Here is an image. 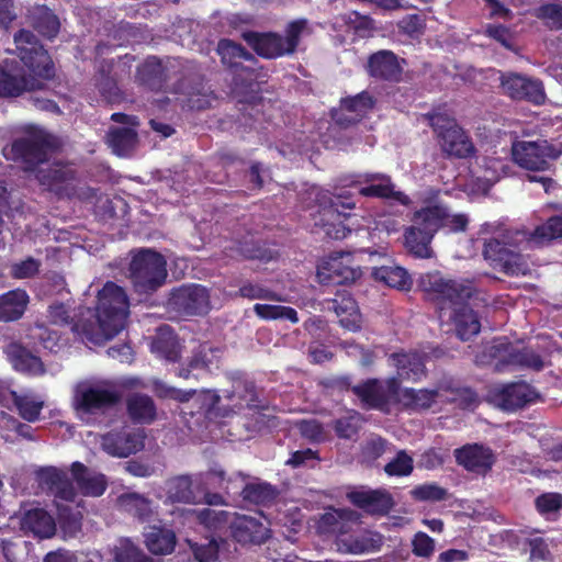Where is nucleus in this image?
<instances>
[{"instance_id": "1", "label": "nucleus", "mask_w": 562, "mask_h": 562, "mask_svg": "<svg viewBox=\"0 0 562 562\" xmlns=\"http://www.w3.org/2000/svg\"><path fill=\"white\" fill-rule=\"evenodd\" d=\"M128 297L123 288L106 282L98 294L95 314L72 323L69 307L55 303L48 307V318L55 325L71 324V330L82 341L103 345L116 336L125 326L128 316Z\"/></svg>"}, {"instance_id": "2", "label": "nucleus", "mask_w": 562, "mask_h": 562, "mask_svg": "<svg viewBox=\"0 0 562 562\" xmlns=\"http://www.w3.org/2000/svg\"><path fill=\"white\" fill-rule=\"evenodd\" d=\"M419 286L434 304L439 321L452 323L462 341L481 331L480 317L469 306V301L477 293L473 282L447 279L439 271H434L420 277Z\"/></svg>"}, {"instance_id": "3", "label": "nucleus", "mask_w": 562, "mask_h": 562, "mask_svg": "<svg viewBox=\"0 0 562 562\" xmlns=\"http://www.w3.org/2000/svg\"><path fill=\"white\" fill-rule=\"evenodd\" d=\"M15 53L32 75H26L16 60L0 64V98H18L24 92L41 90L55 76V66L40 40L29 30L14 34Z\"/></svg>"}, {"instance_id": "4", "label": "nucleus", "mask_w": 562, "mask_h": 562, "mask_svg": "<svg viewBox=\"0 0 562 562\" xmlns=\"http://www.w3.org/2000/svg\"><path fill=\"white\" fill-rule=\"evenodd\" d=\"M60 147L57 136L34 124L21 128V135L13 138L2 148L8 161L21 167L24 172L33 173L41 165L46 164Z\"/></svg>"}, {"instance_id": "5", "label": "nucleus", "mask_w": 562, "mask_h": 562, "mask_svg": "<svg viewBox=\"0 0 562 562\" xmlns=\"http://www.w3.org/2000/svg\"><path fill=\"white\" fill-rule=\"evenodd\" d=\"M315 202L318 207L315 226L321 227L327 237L339 240L351 234L352 229L346 222L350 218L356 202L349 192L319 191Z\"/></svg>"}, {"instance_id": "6", "label": "nucleus", "mask_w": 562, "mask_h": 562, "mask_svg": "<svg viewBox=\"0 0 562 562\" xmlns=\"http://www.w3.org/2000/svg\"><path fill=\"white\" fill-rule=\"evenodd\" d=\"M167 260L151 248H140L128 265V279L138 295H151L167 281Z\"/></svg>"}, {"instance_id": "7", "label": "nucleus", "mask_w": 562, "mask_h": 562, "mask_svg": "<svg viewBox=\"0 0 562 562\" xmlns=\"http://www.w3.org/2000/svg\"><path fill=\"white\" fill-rule=\"evenodd\" d=\"M306 27L307 20L297 19L288 23L284 36L277 32L246 31L243 32L241 37L258 56L265 59H277L295 53Z\"/></svg>"}, {"instance_id": "8", "label": "nucleus", "mask_w": 562, "mask_h": 562, "mask_svg": "<svg viewBox=\"0 0 562 562\" xmlns=\"http://www.w3.org/2000/svg\"><path fill=\"white\" fill-rule=\"evenodd\" d=\"M122 401V392L114 386L103 384L78 385L72 406L80 417L105 415Z\"/></svg>"}, {"instance_id": "9", "label": "nucleus", "mask_w": 562, "mask_h": 562, "mask_svg": "<svg viewBox=\"0 0 562 562\" xmlns=\"http://www.w3.org/2000/svg\"><path fill=\"white\" fill-rule=\"evenodd\" d=\"M398 391L400 381L394 376L385 380L369 378L352 386V393L359 398L363 409H375L384 414L391 413Z\"/></svg>"}, {"instance_id": "10", "label": "nucleus", "mask_w": 562, "mask_h": 562, "mask_svg": "<svg viewBox=\"0 0 562 562\" xmlns=\"http://www.w3.org/2000/svg\"><path fill=\"white\" fill-rule=\"evenodd\" d=\"M562 150L547 139L516 140L512 145L513 160L529 171H547Z\"/></svg>"}, {"instance_id": "11", "label": "nucleus", "mask_w": 562, "mask_h": 562, "mask_svg": "<svg viewBox=\"0 0 562 562\" xmlns=\"http://www.w3.org/2000/svg\"><path fill=\"white\" fill-rule=\"evenodd\" d=\"M483 256L494 270L507 277L526 276L530 272L528 260L517 246L497 238L484 243Z\"/></svg>"}, {"instance_id": "12", "label": "nucleus", "mask_w": 562, "mask_h": 562, "mask_svg": "<svg viewBox=\"0 0 562 562\" xmlns=\"http://www.w3.org/2000/svg\"><path fill=\"white\" fill-rule=\"evenodd\" d=\"M40 187L53 193L58 200H71L78 196L77 171L63 161H54L45 168H38L33 172Z\"/></svg>"}, {"instance_id": "13", "label": "nucleus", "mask_w": 562, "mask_h": 562, "mask_svg": "<svg viewBox=\"0 0 562 562\" xmlns=\"http://www.w3.org/2000/svg\"><path fill=\"white\" fill-rule=\"evenodd\" d=\"M499 79L504 94L512 100L527 101L535 105L544 103L546 92L539 79L513 71L502 74Z\"/></svg>"}, {"instance_id": "14", "label": "nucleus", "mask_w": 562, "mask_h": 562, "mask_svg": "<svg viewBox=\"0 0 562 562\" xmlns=\"http://www.w3.org/2000/svg\"><path fill=\"white\" fill-rule=\"evenodd\" d=\"M490 356L498 359V366H513L541 371L544 368L542 357L529 347L515 348L506 339H495L490 347Z\"/></svg>"}, {"instance_id": "15", "label": "nucleus", "mask_w": 562, "mask_h": 562, "mask_svg": "<svg viewBox=\"0 0 562 562\" xmlns=\"http://www.w3.org/2000/svg\"><path fill=\"white\" fill-rule=\"evenodd\" d=\"M169 305L183 315H205L210 311V294L201 284L183 285L171 292Z\"/></svg>"}, {"instance_id": "16", "label": "nucleus", "mask_w": 562, "mask_h": 562, "mask_svg": "<svg viewBox=\"0 0 562 562\" xmlns=\"http://www.w3.org/2000/svg\"><path fill=\"white\" fill-rule=\"evenodd\" d=\"M438 402L456 405L463 411H473L480 404L475 390L463 385L453 376L445 375L436 382Z\"/></svg>"}, {"instance_id": "17", "label": "nucleus", "mask_w": 562, "mask_h": 562, "mask_svg": "<svg viewBox=\"0 0 562 562\" xmlns=\"http://www.w3.org/2000/svg\"><path fill=\"white\" fill-rule=\"evenodd\" d=\"M539 398V392L524 381L504 384L493 392L494 402L506 412L524 408L536 403Z\"/></svg>"}, {"instance_id": "18", "label": "nucleus", "mask_w": 562, "mask_h": 562, "mask_svg": "<svg viewBox=\"0 0 562 562\" xmlns=\"http://www.w3.org/2000/svg\"><path fill=\"white\" fill-rule=\"evenodd\" d=\"M358 182L366 184L358 190L361 196L393 200L404 206L409 205L412 202L407 194L395 189L391 176L386 173L367 172L361 176V180Z\"/></svg>"}, {"instance_id": "19", "label": "nucleus", "mask_w": 562, "mask_h": 562, "mask_svg": "<svg viewBox=\"0 0 562 562\" xmlns=\"http://www.w3.org/2000/svg\"><path fill=\"white\" fill-rule=\"evenodd\" d=\"M222 350L209 342H202L192 350L186 363L176 369V375L198 380V372H210L212 367H218Z\"/></svg>"}, {"instance_id": "20", "label": "nucleus", "mask_w": 562, "mask_h": 562, "mask_svg": "<svg viewBox=\"0 0 562 562\" xmlns=\"http://www.w3.org/2000/svg\"><path fill=\"white\" fill-rule=\"evenodd\" d=\"M347 499L357 508L372 516H385L394 506L391 493L383 488L353 490L347 493Z\"/></svg>"}, {"instance_id": "21", "label": "nucleus", "mask_w": 562, "mask_h": 562, "mask_svg": "<svg viewBox=\"0 0 562 562\" xmlns=\"http://www.w3.org/2000/svg\"><path fill=\"white\" fill-rule=\"evenodd\" d=\"M453 454L459 465L469 472L480 475L488 473L496 461L493 450L481 443L464 445L461 448H457Z\"/></svg>"}, {"instance_id": "22", "label": "nucleus", "mask_w": 562, "mask_h": 562, "mask_svg": "<svg viewBox=\"0 0 562 562\" xmlns=\"http://www.w3.org/2000/svg\"><path fill=\"white\" fill-rule=\"evenodd\" d=\"M402 64H405V60L400 59L395 53L381 49L368 57L367 71L376 80L400 82L403 75Z\"/></svg>"}, {"instance_id": "23", "label": "nucleus", "mask_w": 562, "mask_h": 562, "mask_svg": "<svg viewBox=\"0 0 562 562\" xmlns=\"http://www.w3.org/2000/svg\"><path fill=\"white\" fill-rule=\"evenodd\" d=\"M144 447V437L136 431H110L102 438L103 450L117 458H126Z\"/></svg>"}, {"instance_id": "24", "label": "nucleus", "mask_w": 562, "mask_h": 562, "mask_svg": "<svg viewBox=\"0 0 562 562\" xmlns=\"http://www.w3.org/2000/svg\"><path fill=\"white\" fill-rule=\"evenodd\" d=\"M232 537L241 544H261L269 538V529L250 516H238L229 524Z\"/></svg>"}, {"instance_id": "25", "label": "nucleus", "mask_w": 562, "mask_h": 562, "mask_svg": "<svg viewBox=\"0 0 562 562\" xmlns=\"http://www.w3.org/2000/svg\"><path fill=\"white\" fill-rule=\"evenodd\" d=\"M392 359L394 367L396 368L397 379L419 382L424 376H426V363L425 356L418 351H398L393 352L390 356Z\"/></svg>"}, {"instance_id": "26", "label": "nucleus", "mask_w": 562, "mask_h": 562, "mask_svg": "<svg viewBox=\"0 0 562 562\" xmlns=\"http://www.w3.org/2000/svg\"><path fill=\"white\" fill-rule=\"evenodd\" d=\"M150 351L167 362L176 363L181 359L182 346L175 330L169 325H161L153 338Z\"/></svg>"}, {"instance_id": "27", "label": "nucleus", "mask_w": 562, "mask_h": 562, "mask_svg": "<svg viewBox=\"0 0 562 562\" xmlns=\"http://www.w3.org/2000/svg\"><path fill=\"white\" fill-rule=\"evenodd\" d=\"M136 79L148 89L160 91L169 79V69L158 57L149 56L137 67Z\"/></svg>"}, {"instance_id": "28", "label": "nucleus", "mask_w": 562, "mask_h": 562, "mask_svg": "<svg viewBox=\"0 0 562 562\" xmlns=\"http://www.w3.org/2000/svg\"><path fill=\"white\" fill-rule=\"evenodd\" d=\"M525 239L533 247L550 246L562 241V214L548 217L532 231L524 234Z\"/></svg>"}, {"instance_id": "29", "label": "nucleus", "mask_w": 562, "mask_h": 562, "mask_svg": "<svg viewBox=\"0 0 562 562\" xmlns=\"http://www.w3.org/2000/svg\"><path fill=\"white\" fill-rule=\"evenodd\" d=\"M438 402L436 386L434 389H400L395 404H401L408 412H425Z\"/></svg>"}, {"instance_id": "30", "label": "nucleus", "mask_w": 562, "mask_h": 562, "mask_svg": "<svg viewBox=\"0 0 562 562\" xmlns=\"http://www.w3.org/2000/svg\"><path fill=\"white\" fill-rule=\"evenodd\" d=\"M5 355L16 371L38 375L45 372L40 357L33 355L20 342H11L5 348Z\"/></svg>"}, {"instance_id": "31", "label": "nucleus", "mask_w": 562, "mask_h": 562, "mask_svg": "<svg viewBox=\"0 0 562 562\" xmlns=\"http://www.w3.org/2000/svg\"><path fill=\"white\" fill-rule=\"evenodd\" d=\"M21 529L38 538H50L56 530L54 518L43 508L26 510L20 520Z\"/></svg>"}, {"instance_id": "32", "label": "nucleus", "mask_w": 562, "mask_h": 562, "mask_svg": "<svg viewBox=\"0 0 562 562\" xmlns=\"http://www.w3.org/2000/svg\"><path fill=\"white\" fill-rule=\"evenodd\" d=\"M330 308L339 317L342 327L356 331L361 328V316L358 304L351 294L347 292H338L331 300Z\"/></svg>"}, {"instance_id": "33", "label": "nucleus", "mask_w": 562, "mask_h": 562, "mask_svg": "<svg viewBox=\"0 0 562 562\" xmlns=\"http://www.w3.org/2000/svg\"><path fill=\"white\" fill-rule=\"evenodd\" d=\"M71 475L80 492L86 496H101L108 482L104 474H91L89 469L81 462L76 461L71 464Z\"/></svg>"}, {"instance_id": "34", "label": "nucleus", "mask_w": 562, "mask_h": 562, "mask_svg": "<svg viewBox=\"0 0 562 562\" xmlns=\"http://www.w3.org/2000/svg\"><path fill=\"white\" fill-rule=\"evenodd\" d=\"M437 139L441 150L449 157L468 158L475 151L472 140L460 126L438 136Z\"/></svg>"}, {"instance_id": "35", "label": "nucleus", "mask_w": 562, "mask_h": 562, "mask_svg": "<svg viewBox=\"0 0 562 562\" xmlns=\"http://www.w3.org/2000/svg\"><path fill=\"white\" fill-rule=\"evenodd\" d=\"M27 20L30 25L42 36L53 40L60 30L58 16L45 4H36L29 10Z\"/></svg>"}, {"instance_id": "36", "label": "nucleus", "mask_w": 562, "mask_h": 562, "mask_svg": "<svg viewBox=\"0 0 562 562\" xmlns=\"http://www.w3.org/2000/svg\"><path fill=\"white\" fill-rule=\"evenodd\" d=\"M30 302L23 289L10 290L0 295V322L10 323L20 319Z\"/></svg>"}, {"instance_id": "37", "label": "nucleus", "mask_w": 562, "mask_h": 562, "mask_svg": "<svg viewBox=\"0 0 562 562\" xmlns=\"http://www.w3.org/2000/svg\"><path fill=\"white\" fill-rule=\"evenodd\" d=\"M144 537L147 549L155 555L172 553L177 543L173 530L161 526H148Z\"/></svg>"}, {"instance_id": "38", "label": "nucleus", "mask_w": 562, "mask_h": 562, "mask_svg": "<svg viewBox=\"0 0 562 562\" xmlns=\"http://www.w3.org/2000/svg\"><path fill=\"white\" fill-rule=\"evenodd\" d=\"M448 218V209L443 205L436 204L416 211L413 216V222L417 227H420V229L434 238L435 234L441 227L446 226Z\"/></svg>"}, {"instance_id": "39", "label": "nucleus", "mask_w": 562, "mask_h": 562, "mask_svg": "<svg viewBox=\"0 0 562 562\" xmlns=\"http://www.w3.org/2000/svg\"><path fill=\"white\" fill-rule=\"evenodd\" d=\"M126 411L135 424H150L155 420L157 408L154 400L146 394L135 393L126 400Z\"/></svg>"}, {"instance_id": "40", "label": "nucleus", "mask_w": 562, "mask_h": 562, "mask_svg": "<svg viewBox=\"0 0 562 562\" xmlns=\"http://www.w3.org/2000/svg\"><path fill=\"white\" fill-rule=\"evenodd\" d=\"M217 54L223 65L229 69L236 70L243 61L256 63V57L248 52L241 44L229 38H222L217 43Z\"/></svg>"}, {"instance_id": "41", "label": "nucleus", "mask_w": 562, "mask_h": 562, "mask_svg": "<svg viewBox=\"0 0 562 562\" xmlns=\"http://www.w3.org/2000/svg\"><path fill=\"white\" fill-rule=\"evenodd\" d=\"M117 505L122 512L127 513L142 522L148 521L154 515L151 501L138 493H124L120 495Z\"/></svg>"}, {"instance_id": "42", "label": "nucleus", "mask_w": 562, "mask_h": 562, "mask_svg": "<svg viewBox=\"0 0 562 562\" xmlns=\"http://www.w3.org/2000/svg\"><path fill=\"white\" fill-rule=\"evenodd\" d=\"M227 255L232 258L257 259L260 261H270L276 257V252L266 248L260 243L255 241L252 237L245 240H235L234 246L225 247Z\"/></svg>"}, {"instance_id": "43", "label": "nucleus", "mask_w": 562, "mask_h": 562, "mask_svg": "<svg viewBox=\"0 0 562 562\" xmlns=\"http://www.w3.org/2000/svg\"><path fill=\"white\" fill-rule=\"evenodd\" d=\"M431 240L432 237L416 225L407 227L404 232V246L408 254L416 258L428 259L434 256Z\"/></svg>"}, {"instance_id": "44", "label": "nucleus", "mask_w": 562, "mask_h": 562, "mask_svg": "<svg viewBox=\"0 0 562 562\" xmlns=\"http://www.w3.org/2000/svg\"><path fill=\"white\" fill-rule=\"evenodd\" d=\"M42 480L55 493L56 497L64 501H74L76 491L67 474L56 468H46L42 471Z\"/></svg>"}, {"instance_id": "45", "label": "nucleus", "mask_w": 562, "mask_h": 562, "mask_svg": "<svg viewBox=\"0 0 562 562\" xmlns=\"http://www.w3.org/2000/svg\"><path fill=\"white\" fill-rule=\"evenodd\" d=\"M106 140L114 154L125 156L134 149L138 134L136 128L112 126L106 134Z\"/></svg>"}, {"instance_id": "46", "label": "nucleus", "mask_w": 562, "mask_h": 562, "mask_svg": "<svg viewBox=\"0 0 562 562\" xmlns=\"http://www.w3.org/2000/svg\"><path fill=\"white\" fill-rule=\"evenodd\" d=\"M371 274L375 280L398 290H409L413 284L408 272L400 266L375 267Z\"/></svg>"}, {"instance_id": "47", "label": "nucleus", "mask_w": 562, "mask_h": 562, "mask_svg": "<svg viewBox=\"0 0 562 562\" xmlns=\"http://www.w3.org/2000/svg\"><path fill=\"white\" fill-rule=\"evenodd\" d=\"M167 495L172 503H198L196 495L193 492L192 476L188 474L177 475L168 480Z\"/></svg>"}, {"instance_id": "48", "label": "nucleus", "mask_w": 562, "mask_h": 562, "mask_svg": "<svg viewBox=\"0 0 562 562\" xmlns=\"http://www.w3.org/2000/svg\"><path fill=\"white\" fill-rule=\"evenodd\" d=\"M29 337L34 345L42 346L44 349L54 353H57L66 344L63 336L57 330L44 324H35L32 326Z\"/></svg>"}, {"instance_id": "49", "label": "nucleus", "mask_w": 562, "mask_h": 562, "mask_svg": "<svg viewBox=\"0 0 562 562\" xmlns=\"http://www.w3.org/2000/svg\"><path fill=\"white\" fill-rule=\"evenodd\" d=\"M245 502L255 505H268L278 496L277 488L267 482L246 483L240 492Z\"/></svg>"}, {"instance_id": "50", "label": "nucleus", "mask_w": 562, "mask_h": 562, "mask_svg": "<svg viewBox=\"0 0 562 562\" xmlns=\"http://www.w3.org/2000/svg\"><path fill=\"white\" fill-rule=\"evenodd\" d=\"M376 100L368 91H361L356 95H349L340 99V108L342 111L359 117V122L367 116L375 106Z\"/></svg>"}, {"instance_id": "51", "label": "nucleus", "mask_w": 562, "mask_h": 562, "mask_svg": "<svg viewBox=\"0 0 562 562\" xmlns=\"http://www.w3.org/2000/svg\"><path fill=\"white\" fill-rule=\"evenodd\" d=\"M228 544L227 540L218 537H211L204 543H190L193 557L199 562H215L222 548Z\"/></svg>"}, {"instance_id": "52", "label": "nucleus", "mask_w": 562, "mask_h": 562, "mask_svg": "<svg viewBox=\"0 0 562 562\" xmlns=\"http://www.w3.org/2000/svg\"><path fill=\"white\" fill-rule=\"evenodd\" d=\"M423 119L427 121L437 137L459 126L457 120L443 106L434 108L430 112L423 114Z\"/></svg>"}, {"instance_id": "53", "label": "nucleus", "mask_w": 562, "mask_h": 562, "mask_svg": "<svg viewBox=\"0 0 562 562\" xmlns=\"http://www.w3.org/2000/svg\"><path fill=\"white\" fill-rule=\"evenodd\" d=\"M254 312L265 321L286 319L292 324L299 322L297 312L291 306L257 303L254 305Z\"/></svg>"}, {"instance_id": "54", "label": "nucleus", "mask_w": 562, "mask_h": 562, "mask_svg": "<svg viewBox=\"0 0 562 562\" xmlns=\"http://www.w3.org/2000/svg\"><path fill=\"white\" fill-rule=\"evenodd\" d=\"M325 270L328 272V280L337 284L355 282L359 276L357 269L344 265V256L330 258Z\"/></svg>"}, {"instance_id": "55", "label": "nucleus", "mask_w": 562, "mask_h": 562, "mask_svg": "<svg viewBox=\"0 0 562 562\" xmlns=\"http://www.w3.org/2000/svg\"><path fill=\"white\" fill-rule=\"evenodd\" d=\"M114 562H154L131 539L122 538L113 549Z\"/></svg>"}, {"instance_id": "56", "label": "nucleus", "mask_w": 562, "mask_h": 562, "mask_svg": "<svg viewBox=\"0 0 562 562\" xmlns=\"http://www.w3.org/2000/svg\"><path fill=\"white\" fill-rule=\"evenodd\" d=\"M198 521L206 529L218 533L223 532L227 527L229 528V514L225 510H215L211 508H203L196 513Z\"/></svg>"}, {"instance_id": "57", "label": "nucleus", "mask_w": 562, "mask_h": 562, "mask_svg": "<svg viewBox=\"0 0 562 562\" xmlns=\"http://www.w3.org/2000/svg\"><path fill=\"white\" fill-rule=\"evenodd\" d=\"M12 402L16 407L19 415L29 423H34L40 418L43 409V402L33 400L27 395H21L13 391L11 393Z\"/></svg>"}, {"instance_id": "58", "label": "nucleus", "mask_w": 562, "mask_h": 562, "mask_svg": "<svg viewBox=\"0 0 562 562\" xmlns=\"http://www.w3.org/2000/svg\"><path fill=\"white\" fill-rule=\"evenodd\" d=\"M389 441L380 436L368 439L361 447L360 462L367 467H373L385 453Z\"/></svg>"}, {"instance_id": "59", "label": "nucleus", "mask_w": 562, "mask_h": 562, "mask_svg": "<svg viewBox=\"0 0 562 562\" xmlns=\"http://www.w3.org/2000/svg\"><path fill=\"white\" fill-rule=\"evenodd\" d=\"M535 508L542 516L549 519L557 516L562 509V494L558 492H546L535 498Z\"/></svg>"}, {"instance_id": "60", "label": "nucleus", "mask_w": 562, "mask_h": 562, "mask_svg": "<svg viewBox=\"0 0 562 562\" xmlns=\"http://www.w3.org/2000/svg\"><path fill=\"white\" fill-rule=\"evenodd\" d=\"M231 401L235 397L246 403L248 408H258V394L256 384L250 380H236L233 384L232 394L228 396Z\"/></svg>"}, {"instance_id": "61", "label": "nucleus", "mask_w": 562, "mask_h": 562, "mask_svg": "<svg viewBox=\"0 0 562 562\" xmlns=\"http://www.w3.org/2000/svg\"><path fill=\"white\" fill-rule=\"evenodd\" d=\"M536 16L547 27L554 31H562V5L558 3H546L536 10Z\"/></svg>"}, {"instance_id": "62", "label": "nucleus", "mask_w": 562, "mask_h": 562, "mask_svg": "<svg viewBox=\"0 0 562 562\" xmlns=\"http://www.w3.org/2000/svg\"><path fill=\"white\" fill-rule=\"evenodd\" d=\"M413 470V458L405 450L398 451L396 457L384 467V472L389 476H407Z\"/></svg>"}, {"instance_id": "63", "label": "nucleus", "mask_w": 562, "mask_h": 562, "mask_svg": "<svg viewBox=\"0 0 562 562\" xmlns=\"http://www.w3.org/2000/svg\"><path fill=\"white\" fill-rule=\"evenodd\" d=\"M237 295L248 300L282 301L274 291L251 282L244 283L238 289Z\"/></svg>"}, {"instance_id": "64", "label": "nucleus", "mask_w": 562, "mask_h": 562, "mask_svg": "<svg viewBox=\"0 0 562 562\" xmlns=\"http://www.w3.org/2000/svg\"><path fill=\"white\" fill-rule=\"evenodd\" d=\"M416 499L423 502H440L448 497V491L436 483H426L413 490Z\"/></svg>"}]
</instances>
